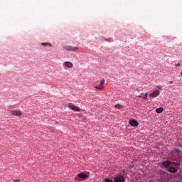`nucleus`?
Instances as JSON below:
<instances>
[{
    "label": "nucleus",
    "mask_w": 182,
    "mask_h": 182,
    "mask_svg": "<svg viewBox=\"0 0 182 182\" xmlns=\"http://www.w3.org/2000/svg\"><path fill=\"white\" fill-rule=\"evenodd\" d=\"M11 115L15 117H21L23 115V113L21 112V111L18 109L11 110Z\"/></svg>",
    "instance_id": "1"
},
{
    "label": "nucleus",
    "mask_w": 182,
    "mask_h": 182,
    "mask_svg": "<svg viewBox=\"0 0 182 182\" xmlns=\"http://www.w3.org/2000/svg\"><path fill=\"white\" fill-rule=\"evenodd\" d=\"M179 154H180V150H178V149H176L174 151H171V154L169 155V158L171 159V158H173V157H176Z\"/></svg>",
    "instance_id": "2"
},
{
    "label": "nucleus",
    "mask_w": 182,
    "mask_h": 182,
    "mask_svg": "<svg viewBox=\"0 0 182 182\" xmlns=\"http://www.w3.org/2000/svg\"><path fill=\"white\" fill-rule=\"evenodd\" d=\"M87 178V176L84 173H80L77 175V176L75 178L76 181H80V179H86Z\"/></svg>",
    "instance_id": "3"
},
{
    "label": "nucleus",
    "mask_w": 182,
    "mask_h": 182,
    "mask_svg": "<svg viewBox=\"0 0 182 182\" xmlns=\"http://www.w3.org/2000/svg\"><path fill=\"white\" fill-rule=\"evenodd\" d=\"M160 95V91L159 90H155L152 93L149 95L150 97L156 98Z\"/></svg>",
    "instance_id": "4"
},
{
    "label": "nucleus",
    "mask_w": 182,
    "mask_h": 182,
    "mask_svg": "<svg viewBox=\"0 0 182 182\" xmlns=\"http://www.w3.org/2000/svg\"><path fill=\"white\" fill-rule=\"evenodd\" d=\"M114 182H125V178L124 176L119 175L114 178Z\"/></svg>",
    "instance_id": "5"
},
{
    "label": "nucleus",
    "mask_w": 182,
    "mask_h": 182,
    "mask_svg": "<svg viewBox=\"0 0 182 182\" xmlns=\"http://www.w3.org/2000/svg\"><path fill=\"white\" fill-rule=\"evenodd\" d=\"M105 79H103L101 80L100 84L98 85H96L95 88L97 90H102L104 88L103 85H105Z\"/></svg>",
    "instance_id": "6"
},
{
    "label": "nucleus",
    "mask_w": 182,
    "mask_h": 182,
    "mask_svg": "<svg viewBox=\"0 0 182 182\" xmlns=\"http://www.w3.org/2000/svg\"><path fill=\"white\" fill-rule=\"evenodd\" d=\"M64 49L66 50H69V51H76L79 48H77V47L66 46V47L64 48Z\"/></svg>",
    "instance_id": "7"
},
{
    "label": "nucleus",
    "mask_w": 182,
    "mask_h": 182,
    "mask_svg": "<svg viewBox=\"0 0 182 182\" xmlns=\"http://www.w3.org/2000/svg\"><path fill=\"white\" fill-rule=\"evenodd\" d=\"M69 107H70L72 110H73V111H76V112H80V109L78 107H76V106H75V105H73V104H70V105H69Z\"/></svg>",
    "instance_id": "8"
},
{
    "label": "nucleus",
    "mask_w": 182,
    "mask_h": 182,
    "mask_svg": "<svg viewBox=\"0 0 182 182\" xmlns=\"http://www.w3.org/2000/svg\"><path fill=\"white\" fill-rule=\"evenodd\" d=\"M129 124H130V125L132 126V127H138L139 126V122H137V121H136V120H134V119H133V120H131L130 122H129Z\"/></svg>",
    "instance_id": "9"
},
{
    "label": "nucleus",
    "mask_w": 182,
    "mask_h": 182,
    "mask_svg": "<svg viewBox=\"0 0 182 182\" xmlns=\"http://www.w3.org/2000/svg\"><path fill=\"white\" fill-rule=\"evenodd\" d=\"M64 65H65V67L69 68H71L73 66V63H70V62H65L64 63Z\"/></svg>",
    "instance_id": "10"
},
{
    "label": "nucleus",
    "mask_w": 182,
    "mask_h": 182,
    "mask_svg": "<svg viewBox=\"0 0 182 182\" xmlns=\"http://www.w3.org/2000/svg\"><path fill=\"white\" fill-rule=\"evenodd\" d=\"M171 162L169 161H164V162L163 163V165H164V166H165V167H168V166H171Z\"/></svg>",
    "instance_id": "11"
},
{
    "label": "nucleus",
    "mask_w": 182,
    "mask_h": 182,
    "mask_svg": "<svg viewBox=\"0 0 182 182\" xmlns=\"http://www.w3.org/2000/svg\"><path fill=\"white\" fill-rule=\"evenodd\" d=\"M177 171V169L175 167L171 166L169 168V171L171 173H176Z\"/></svg>",
    "instance_id": "12"
},
{
    "label": "nucleus",
    "mask_w": 182,
    "mask_h": 182,
    "mask_svg": "<svg viewBox=\"0 0 182 182\" xmlns=\"http://www.w3.org/2000/svg\"><path fill=\"white\" fill-rule=\"evenodd\" d=\"M115 108L118 109H122L124 108V107L122 105L117 104L115 105Z\"/></svg>",
    "instance_id": "13"
},
{
    "label": "nucleus",
    "mask_w": 182,
    "mask_h": 182,
    "mask_svg": "<svg viewBox=\"0 0 182 182\" xmlns=\"http://www.w3.org/2000/svg\"><path fill=\"white\" fill-rule=\"evenodd\" d=\"M163 111H164V108L163 107H160V108H158V109H156V112L157 113H159V114L163 112Z\"/></svg>",
    "instance_id": "14"
},
{
    "label": "nucleus",
    "mask_w": 182,
    "mask_h": 182,
    "mask_svg": "<svg viewBox=\"0 0 182 182\" xmlns=\"http://www.w3.org/2000/svg\"><path fill=\"white\" fill-rule=\"evenodd\" d=\"M139 98H143V99H144V100H146V99H147V97H148V94L147 93H146L144 95H139L138 96Z\"/></svg>",
    "instance_id": "15"
},
{
    "label": "nucleus",
    "mask_w": 182,
    "mask_h": 182,
    "mask_svg": "<svg viewBox=\"0 0 182 182\" xmlns=\"http://www.w3.org/2000/svg\"><path fill=\"white\" fill-rule=\"evenodd\" d=\"M42 45H43V46H50V47H51V46H52V45H51V44L48 43H42Z\"/></svg>",
    "instance_id": "16"
},
{
    "label": "nucleus",
    "mask_w": 182,
    "mask_h": 182,
    "mask_svg": "<svg viewBox=\"0 0 182 182\" xmlns=\"http://www.w3.org/2000/svg\"><path fill=\"white\" fill-rule=\"evenodd\" d=\"M168 83H169L170 85H172V84H173V83H174V81H173V80H170V81L168 82Z\"/></svg>",
    "instance_id": "17"
},
{
    "label": "nucleus",
    "mask_w": 182,
    "mask_h": 182,
    "mask_svg": "<svg viewBox=\"0 0 182 182\" xmlns=\"http://www.w3.org/2000/svg\"><path fill=\"white\" fill-rule=\"evenodd\" d=\"M105 182H112V181L111 179H106Z\"/></svg>",
    "instance_id": "18"
},
{
    "label": "nucleus",
    "mask_w": 182,
    "mask_h": 182,
    "mask_svg": "<svg viewBox=\"0 0 182 182\" xmlns=\"http://www.w3.org/2000/svg\"><path fill=\"white\" fill-rule=\"evenodd\" d=\"M14 182H20L19 180H14Z\"/></svg>",
    "instance_id": "19"
},
{
    "label": "nucleus",
    "mask_w": 182,
    "mask_h": 182,
    "mask_svg": "<svg viewBox=\"0 0 182 182\" xmlns=\"http://www.w3.org/2000/svg\"><path fill=\"white\" fill-rule=\"evenodd\" d=\"M177 66H180V64L178 63V65H176Z\"/></svg>",
    "instance_id": "20"
},
{
    "label": "nucleus",
    "mask_w": 182,
    "mask_h": 182,
    "mask_svg": "<svg viewBox=\"0 0 182 182\" xmlns=\"http://www.w3.org/2000/svg\"><path fill=\"white\" fill-rule=\"evenodd\" d=\"M56 131H57V130H56V129H55L53 132H55Z\"/></svg>",
    "instance_id": "21"
},
{
    "label": "nucleus",
    "mask_w": 182,
    "mask_h": 182,
    "mask_svg": "<svg viewBox=\"0 0 182 182\" xmlns=\"http://www.w3.org/2000/svg\"><path fill=\"white\" fill-rule=\"evenodd\" d=\"M181 75H182V72H181Z\"/></svg>",
    "instance_id": "22"
}]
</instances>
